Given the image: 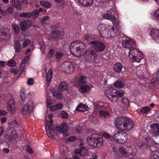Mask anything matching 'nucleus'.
I'll use <instances>...</instances> for the list:
<instances>
[{
  "label": "nucleus",
  "instance_id": "nucleus-1",
  "mask_svg": "<svg viewBox=\"0 0 159 159\" xmlns=\"http://www.w3.org/2000/svg\"><path fill=\"white\" fill-rule=\"evenodd\" d=\"M89 44L93 49L85 50V46L81 41H76L72 42L70 46L71 53L78 57L83 54L86 61L89 63L95 62L97 56L96 52L104 51L105 49V44L99 40H94L89 42Z\"/></svg>",
  "mask_w": 159,
  "mask_h": 159
},
{
  "label": "nucleus",
  "instance_id": "nucleus-2",
  "mask_svg": "<svg viewBox=\"0 0 159 159\" xmlns=\"http://www.w3.org/2000/svg\"><path fill=\"white\" fill-rule=\"evenodd\" d=\"M121 44L123 47L129 49V57L132 62L139 63L143 58V53L136 48V43L133 39H123Z\"/></svg>",
  "mask_w": 159,
  "mask_h": 159
},
{
  "label": "nucleus",
  "instance_id": "nucleus-3",
  "mask_svg": "<svg viewBox=\"0 0 159 159\" xmlns=\"http://www.w3.org/2000/svg\"><path fill=\"white\" fill-rule=\"evenodd\" d=\"M114 124L117 129L125 131L130 130L135 125L134 122L130 118L124 116L116 118Z\"/></svg>",
  "mask_w": 159,
  "mask_h": 159
},
{
  "label": "nucleus",
  "instance_id": "nucleus-4",
  "mask_svg": "<svg viewBox=\"0 0 159 159\" xmlns=\"http://www.w3.org/2000/svg\"><path fill=\"white\" fill-rule=\"evenodd\" d=\"M87 143L93 147H100L103 144V139L101 135L93 134L87 138Z\"/></svg>",
  "mask_w": 159,
  "mask_h": 159
},
{
  "label": "nucleus",
  "instance_id": "nucleus-5",
  "mask_svg": "<svg viewBox=\"0 0 159 159\" xmlns=\"http://www.w3.org/2000/svg\"><path fill=\"white\" fill-rule=\"evenodd\" d=\"M120 31L118 30H115L113 26L111 27L110 30L106 29L102 32L99 31V35L102 38H114L117 36Z\"/></svg>",
  "mask_w": 159,
  "mask_h": 159
},
{
  "label": "nucleus",
  "instance_id": "nucleus-6",
  "mask_svg": "<svg viewBox=\"0 0 159 159\" xmlns=\"http://www.w3.org/2000/svg\"><path fill=\"white\" fill-rule=\"evenodd\" d=\"M127 134L123 131H117L113 135V140L118 143H124L127 140Z\"/></svg>",
  "mask_w": 159,
  "mask_h": 159
},
{
  "label": "nucleus",
  "instance_id": "nucleus-7",
  "mask_svg": "<svg viewBox=\"0 0 159 159\" xmlns=\"http://www.w3.org/2000/svg\"><path fill=\"white\" fill-rule=\"evenodd\" d=\"M105 93L107 97L112 102H115L117 101V96L116 92L117 90L112 87H110Z\"/></svg>",
  "mask_w": 159,
  "mask_h": 159
},
{
  "label": "nucleus",
  "instance_id": "nucleus-8",
  "mask_svg": "<svg viewBox=\"0 0 159 159\" xmlns=\"http://www.w3.org/2000/svg\"><path fill=\"white\" fill-rule=\"evenodd\" d=\"M45 124L46 125V131L48 137L50 138H52V132L55 129L53 125L52 120H50L49 121L47 120L45 123Z\"/></svg>",
  "mask_w": 159,
  "mask_h": 159
},
{
  "label": "nucleus",
  "instance_id": "nucleus-9",
  "mask_svg": "<svg viewBox=\"0 0 159 159\" xmlns=\"http://www.w3.org/2000/svg\"><path fill=\"white\" fill-rule=\"evenodd\" d=\"M33 105L34 103L32 101H28L21 109V114L24 115L30 114L33 109Z\"/></svg>",
  "mask_w": 159,
  "mask_h": 159
},
{
  "label": "nucleus",
  "instance_id": "nucleus-10",
  "mask_svg": "<svg viewBox=\"0 0 159 159\" xmlns=\"http://www.w3.org/2000/svg\"><path fill=\"white\" fill-rule=\"evenodd\" d=\"M63 68L66 73L71 74L74 70V66L70 62L66 61L62 64Z\"/></svg>",
  "mask_w": 159,
  "mask_h": 159
},
{
  "label": "nucleus",
  "instance_id": "nucleus-11",
  "mask_svg": "<svg viewBox=\"0 0 159 159\" xmlns=\"http://www.w3.org/2000/svg\"><path fill=\"white\" fill-rule=\"evenodd\" d=\"M116 14V12L114 10L111 8L107 11L106 13L103 16V18L105 19L110 20L111 21H114L116 19L115 16Z\"/></svg>",
  "mask_w": 159,
  "mask_h": 159
},
{
  "label": "nucleus",
  "instance_id": "nucleus-12",
  "mask_svg": "<svg viewBox=\"0 0 159 159\" xmlns=\"http://www.w3.org/2000/svg\"><path fill=\"white\" fill-rule=\"evenodd\" d=\"M69 129V126L67 124L63 123L61 125L56 127V129L58 132L62 133L64 136L67 135V131Z\"/></svg>",
  "mask_w": 159,
  "mask_h": 159
},
{
  "label": "nucleus",
  "instance_id": "nucleus-13",
  "mask_svg": "<svg viewBox=\"0 0 159 159\" xmlns=\"http://www.w3.org/2000/svg\"><path fill=\"white\" fill-rule=\"evenodd\" d=\"M32 25V22L30 20H26L21 21L20 23V27L22 31H25L29 29Z\"/></svg>",
  "mask_w": 159,
  "mask_h": 159
},
{
  "label": "nucleus",
  "instance_id": "nucleus-14",
  "mask_svg": "<svg viewBox=\"0 0 159 159\" xmlns=\"http://www.w3.org/2000/svg\"><path fill=\"white\" fill-rule=\"evenodd\" d=\"M150 35L156 42L159 43V30L152 28L151 31Z\"/></svg>",
  "mask_w": 159,
  "mask_h": 159
},
{
  "label": "nucleus",
  "instance_id": "nucleus-15",
  "mask_svg": "<svg viewBox=\"0 0 159 159\" xmlns=\"http://www.w3.org/2000/svg\"><path fill=\"white\" fill-rule=\"evenodd\" d=\"M52 37L57 40H58L62 38L60 31L58 30L52 31L51 32Z\"/></svg>",
  "mask_w": 159,
  "mask_h": 159
},
{
  "label": "nucleus",
  "instance_id": "nucleus-16",
  "mask_svg": "<svg viewBox=\"0 0 159 159\" xmlns=\"http://www.w3.org/2000/svg\"><path fill=\"white\" fill-rule=\"evenodd\" d=\"M13 11V6H10L5 11L2 8H1V7H0V14L4 16H7L8 14L12 12Z\"/></svg>",
  "mask_w": 159,
  "mask_h": 159
},
{
  "label": "nucleus",
  "instance_id": "nucleus-17",
  "mask_svg": "<svg viewBox=\"0 0 159 159\" xmlns=\"http://www.w3.org/2000/svg\"><path fill=\"white\" fill-rule=\"evenodd\" d=\"M85 148L84 146L80 147L79 148L75 149L74 153L76 154H79L81 156H85L86 154L84 153V152L87 151Z\"/></svg>",
  "mask_w": 159,
  "mask_h": 159
},
{
  "label": "nucleus",
  "instance_id": "nucleus-18",
  "mask_svg": "<svg viewBox=\"0 0 159 159\" xmlns=\"http://www.w3.org/2000/svg\"><path fill=\"white\" fill-rule=\"evenodd\" d=\"M150 127L153 130V134L154 136L159 135V124H152L150 125Z\"/></svg>",
  "mask_w": 159,
  "mask_h": 159
},
{
  "label": "nucleus",
  "instance_id": "nucleus-19",
  "mask_svg": "<svg viewBox=\"0 0 159 159\" xmlns=\"http://www.w3.org/2000/svg\"><path fill=\"white\" fill-rule=\"evenodd\" d=\"M7 109L9 111H13L15 109V104L14 100L13 99H10L7 102Z\"/></svg>",
  "mask_w": 159,
  "mask_h": 159
},
{
  "label": "nucleus",
  "instance_id": "nucleus-20",
  "mask_svg": "<svg viewBox=\"0 0 159 159\" xmlns=\"http://www.w3.org/2000/svg\"><path fill=\"white\" fill-rule=\"evenodd\" d=\"M123 67V66L122 64L119 62L116 63L113 66V70L116 72L118 73L121 72Z\"/></svg>",
  "mask_w": 159,
  "mask_h": 159
},
{
  "label": "nucleus",
  "instance_id": "nucleus-21",
  "mask_svg": "<svg viewBox=\"0 0 159 159\" xmlns=\"http://www.w3.org/2000/svg\"><path fill=\"white\" fill-rule=\"evenodd\" d=\"M88 109L89 107L87 105L80 103L78 106L76 110L79 111H88Z\"/></svg>",
  "mask_w": 159,
  "mask_h": 159
},
{
  "label": "nucleus",
  "instance_id": "nucleus-22",
  "mask_svg": "<svg viewBox=\"0 0 159 159\" xmlns=\"http://www.w3.org/2000/svg\"><path fill=\"white\" fill-rule=\"evenodd\" d=\"M80 88L79 89V91L83 93H84L88 91L90 89V87L87 85L79 86Z\"/></svg>",
  "mask_w": 159,
  "mask_h": 159
},
{
  "label": "nucleus",
  "instance_id": "nucleus-23",
  "mask_svg": "<svg viewBox=\"0 0 159 159\" xmlns=\"http://www.w3.org/2000/svg\"><path fill=\"white\" fill-rule=\"evenodd\" d=\"M79 3L84 6H88L92 5L93 2V0H78Z\"/></svg>",
  "mask_w": 159,
  "mask_h": 159
},
{
  "label": "nucleus",
  "instance_id": "nucleus-24",
  "mask_svg": "<svg viewBox=\"0 0 159 159\" xmlns=\"http://www.w3.org/2000/svg\"><path fill=\"white\" fill-rule=\"evenodd\" d=\"M14 48L16 52L19 53L20 50V45L19 40H16L14 43Z\"/></svg>",
  "mask_w": 159,
  "mask_h": 159
},
{
  "label": "nucleus",
  "instance_id": "nucleus-25",
  "mask_svg": "<svg viewBox=\"0 0 159 159\" xmlns=\"http://www.w3.org/2000/svg\"><path fill=\"white\" fill-rule=\"evenodd\" d=\"M19 16L21 18H30L32 16L31 12H21L19 13Z\"/></svg>",
  "mask_w": 159,
  "mask_h": 159
},
{
  "label": "nucleus",
  "instance_id": "nucleus-26",
  "mask_svg": "<svg viewBox=\"0 0 159 159\" xmlns=\"http://www.w3.org/2000/svg\"><path fill=\"white\" fill-rule=\"evenodd\" d=\"M87 78L84 76H81L80 78V80L78 81L79 86L87 85L86 82Z\"/></svg>",
  "mask_w": 159,
  "mask_h": 159
},
{
  "label": "nucleus",
  "instance_id": "nucleus-27",
  "mask_svg": "<svg viewBox=\"0 0 159 159\" xmlns=\"http://www.w3.org/2000/svg\"><path fill=\"white\" fill-rule=\"evenodd\" d=\"M39 4L42 6L46 8H50L51 7V3L48 2L41 1L40 2Z\"/></svg>",
  "mask_w": 159,
  "mask_h": 159
},
{
  "label": "nucleus",
  "instance_id": "nucleus-28",
  "mask_svg": "<svg viewBox=\"0 0 159 159\" xmlns=\"http://www.w3.org/2000/svg\"><path fill=\"white\" fill-rule=\"evenodd\" d=\"M67 88V85L66 83L64 81L61 82L58 87L59 90L60 91H63L66 90Z\"/></svg>",
  "mask_w": 159,
  "mask_h": 159
},
{
  "label": "nucleus",
  "instance_id": "nucleus-29",
  "mask_svg": "<svg viewBox=\"0 0 159 159\" xmlns=\"http://www.w3.org/2000/svg\"><path fill=\"white\" fill-rule=\"evenodd\" d=\"M114 87L118 88H121L124 86V83L122 81H117L115 82L113 84Z\"/></svg>",
  "mask_w": 159,
  "mask_h": 159
},
{
  "label": "nucleus",
  "instance_id": "nucleus-30",
  "mask_svg": "<svg viewBox=\"0 0 159 159\" xmlns=\"http://www.w3.org/2000/svg\"><path fill=\"white\" fill-rule=\"evenodd\" d=\"M63 106L61 103H59L53 106L50 109L52 111H54L56 110H59L62 109Z\"/></svg>",
  "mask_w": 159,
  "mask_h": 159
},
{
  "label": "nucleus",
  "instance_id": "nucleus-31",
  "mask_svg": "<svg viewBox=\"0 0 159 159\" xmlns=\"http://www.w3.org/2000/svg\"><path fill=\"white\" fill-rule=\"evenodd\" d=\"M52 70L51 69H50L46 75V80L47 82L50 81L52 78Z\"/></svg>",
  "mask_w": 159,
  "mask_h": 159
},
{
  "label": "nucleus",
  "instance_id": "nucleus-32",
  "mask_svg": "<svg viewBox=\"0 0 159 159\" xmlns=\"http://www.w3.org/2000/svg\"><path fill=\"white\" fill-rule=\"evenodd\" d=\"M154 75L157 76L156 78H153L151 80V82L152 83L156 84L159 83V70L157 74H154Z\"/></svg>",
  "mask_w": 159,
  "mask_h": 159
},
{
  "label": "nucleus",
  "instance_id": "nucleus-33",
  "mask_svg": "<svg viewBox=\"0 0 159 159\" xmlns=\"http://www.w3.org/2000/svg\"><path fill=\"white\" fill-rule=\"evenodd\" d=\"M12 3L14 7L17 9L20 10L21 9L22 7L19 3L18 0H12Z\"/></svg>",
  "mask_w": 159,
  "mask_h": 159
},
{
  "label": "nucleus",
  "instance_id": "nucleus-34",
  "mask_svg": "<svg viewBox=\"0 0 159 159\" xmlns=\"http://www.w3.org/2000/svg\"><path fill=\"white\" fill-rule=\"evenodd\" d=\"M63 53L57 51L55 55L56 61L57 62H59L60 61L61 59L63 57Z\"/></svg>",
  "mask_w": 159,
  "mask_h": 159
},
{
  "label": "nucleus",
  "instance_id": "nucleus-35",
  "mask_svg": "<svg viewBox=\"0 0 159 159\" xmlns=\"http://www.w3.org/2000/svg\"><path fill=\"white\" fill-rule=\"evenodd\" d=\"M102 136L104 138L107 139L110 141L113 140V135L112 136L109 134L104 132L102 134Z\"/></svg>",
  "mask_w": 159,
  "mask_h": 159
},
{
  "label": "nucleus",
  "instance_id": "nucleus-36",
  "mask_svg": "<svg viewBox=\"0 0 159 159\" xmlns=\"http://www.w3.org/2000/svg\"><path fill=\"white\" fill-rule=\"evenodd\" d=\"M20 96L22 101L25 102V91L24 89L20 91Z\"/></svg>",
  "mask_w": 159,
  "mask_h": 159
},
{
  "label": "nucleus",
  "instance_id": "nucleus-37",
  "mask_svg": "<svg viewBox=\"0 0 159 159\" xmlns=\"http://www.w3.org/2000/svg\"><path fill=\"white\" fill-rule=\"evenodd\" d=\"M99 113L100 116L106 117L109 115V113L107 111L103 110H100L99 111Z\"/></svg>",
  "mask_w": 159,
  "mask_h": 159
},
{
  "label": "nucleus",
  "instance_id": "nucleus-38",
  "mask_svg": "<svg viewBox=\"0 0 159 159\" xmlns=\"http://www.w3.org/2000/svg\"><path fill=\"white\" fill-rule=\"evenodd\" d=\"M12 27L15 34H18L20 31L19 27L16 24H13Z\"/></svg>",
  "mask_w": 159,
  "mask_h": 159
},
{
  "label": "nucleus",
  "instance_id": "nucleus-39",
  "mask_svg": "<svg viewBox=\"0 0 159 159\" xmlns=\"http://www.w3.org/2000/svg\"><path fill=\"white\" fill-rule=\"evenodd\" d=\"M122 103L123 105L126 107L129 105V101L128 98H123L122 99Z\"/></svg>",
  "mask_w": 159,
  "mask_h": 159
},
{
  "label": "nucleus",
  "instance_id": "nucleus-40",
  "mask_svg": "<svg viewBox=\"0 0 159 159\" xmlns=\"http://www.w3.org/2000/svg\"><path fill=\"white\" fill-rule=\"evenodd\" d=\"M150 110L149 107H146L142 108L140 110V112L143 113H148Z\"/></svg>",
  "mask_w": 159,
  "mask_h": 159
},
{
  "label": "nucleus",
  "instance_id": "nucleus-41",
  "mask_svg": "<svg viewBox=\"0 0 159 159\" xmlns=\"http://www.w3.org/2000/svg\"><path fill=\"white\" fill-rule=\"evenodd\" d=\"M114 26L116 28V30H120L119 25L118 22L116 20V19L114 21H111Z\"/></svg>",
  "mask_w": 159,
  "mask_h": 159
},
{
  "label": "nucleus",
  "instance_id": "nucleus-42",
  "mask_svg": "<svg viewBox=\"0 0 159 159\" xmlns=\"http://www.w3.org/2000/svg\"><path fill=\"white\" fill-rule=\"evenodd\" d=\"M139 147L140 149L144 151L147 148L148 146L146 143H142L140 144Z\"/></svg>",
  "mask_w": 159,
  "mask_h": 159
},
{
  "label": "nucleus",
  "instance_id": "nucleus-43",
  "mask_svg": "<svg viewBox=\"0 0 159 159\" xmlns=\"http://www.w3.org/2000/svg\"><path fill=\"white\" fill-rule=\"evenodd\" d=\"M116 94L118 99V97H121L123 96L124 94V91L122 90H120L119 91L117 90V92H116Z\"/></svg>",
  "mask_w": 159,
  "mask_h": 159
},
{
  "label": "nucleus",
  "instance_id": "nucleus-44",
  "mask_svg": "<svg viewBox=\"0 0 159 159\" xmlns=\"http://www.w3.org/2000/svg\"><path fill=\"white\" fill-rule=\"evenodd\" d=\"M31 13L32 14V16H33L34 19H35L34 17H37L39 15L38 9H36L34 10L32 12H31Z\"/></svg>",
  "mask_w": 159,
  "mask_h": 159
},
{
  "label": "nucleus",
  "instance_id": "nucleus-45",
  "mask_svg": "<svg viewBox=\"0 0 159 159\" xmlns=\"http://www.w3.org/2000/svg\"><path fill=\"white\" fill-rule=\"evenodd\" d=\"M16 64L15 62L12 59L9 60L7 64V65L10 66H14Z\"/></svg>",
  "mask_w": 159,
  "mask_h": 159
},
{
  "label": "nucleus",
  "instance_id": "nucleus-46",
  "mask_svg": "<svg viewBox=\"0 0 159 159\" xmlns=\"http://www.w3.org/2000/svg\"><path fill=\"white\" fill-rule=\"evenodd\" d=\"M155 152H156L154 151L152 152L150 157L151 159H156L158 158V156L157 155H156Z\"/></svg>",
  "mask_w": 159,
  "mask_h": 159
},
{
  "label": "nucleus",
  "instance_id": "nucleus-47",
  "mask_svg": "<svg viewBox=\"0 0 159 159\" xmlns=\"http://www.w3.org/2000/svg\"><path fill=\"white\" fill-rule=\"evenodd\" d=\"M30 40L27 39H25L23 43V46L24 48L26 47L27 45L30 43Z\"/></svg>",
  "mask_w": 159,
  "mask_h": 159
},
{
  "label": "nucleus",
  "instance_id": "nucleus-48",
  "mask_svg": "<svg viewBox=\"0 0 159 159\" xmlns=\"http://www.w3.org/2000/svg\"><path fill=\"white\" fill-rule=\"evenodd\" d=\"M154 15L155 19L159 20V8L156 11Z\"/></svg>",
  "mask_w": 159,
  "mask_h": 159
},
{
  "label": "nucleus",
  "instance_id": "nucleus-49",
  "mask_svg": "<svg viewBox=\"0 0 159 159\" xmlns=\"http://www.w3.org/2000/svg\"><path fill=\"white\" fill-rule=\"evenodd\" d=\"M30 59V56H27L24 57L23 58V60L22 61V63L23 64H26L29 60Z\"/></svg>",
  "mask_w": 159,
  "mask_h": 159
},
{
  "label": "nucleus",
  "instance_id": "nucleus-50",
  "mask_svg": "<svg viewBox=\"0 0 159 159\" xmlns=\"http://www.w3.org/2000/svg\"><path fill=\"white\" fill-rule=\"evenodd\" d=\"M26 151L27 152L30 154H33V151L32 148L30 147L29 145L26 146Z\"/></svg>",
  "mask_w": 159,
  "mask_h": 159
},
{
  "label": "nucleus",
  "instance_id": "nucleus-51",
  "mask_svg": "<svg viewBox=\"0 0 159 159\" xmlns=\"http://www.w3.org/2000/svg\"><path fill=\"white\" fill-rule=\"evenodd\" d=\"M68 115L67 113L64 111H62L61 113V117L63 118L67 119Z\"/></svg>",
  "mask_w": 159,
  "mask_h": 159
},
{
  "label": "nucleus",
  "instance_id": "nucleus-52",
  "mask_svg": "<svg viewBox=\"0 0 159 159\" xmlns=\"http://www.w3.org/2000/svg\"><path fill=\"white\" fill-rule=\"evenodd\" d=\"M54 52V51L53 49H51L48 52V56L50 58H52V57L53 54Z\"/></svg>",
  "mask_w": 159,
  "mask_h": 159
},
{
  "label": "nucleus",
  "instance_id": "nucleus-53",
  "mask_svg": "<svg viewBox=\"0 0 159 159\" xmlns=\"http://www.w3.org/2000/svg\"><path fill=\"white\" fill-rule=\"evenodd\" d=\"M49 19V17L48 16H46L43 17L41 20V23L43 24L44 21L47 20H48Z\"/></svg>",
  "mask_w": 159,
  "mask_h": 159
},
{
  "label": "nucleus",
  "instance_id": "nucleus-54",
  "mask_svg": "<svg viewBox=\"0 0 159 159\" xmlns=\"http://www.w3.org/2000/svg\"><path fill=\"white\" fill-rule=\"evenodd\" d=\"M1 34L0 35H2V36L5 38L6 37H7V36H8V34L7 32V30H2L1 31Z\"/></svg>",
  "mask_w": 159,
  "mask_h": 159
},
{
  "label": "nucleus",
  "instance_id": "nucleus-55",
  "mask_svg": "<svg viewBox=\"0 0 159 159\" xmlns=\"http://www.w3.org/2000/svg\"><path fill=\"white\" fill-rule=\"evenodd\" d=\"M119 151L123 155H124L126 153L125 149L123 147H120L119 148Z\"/></svg>",
  "mask_w": 159,
  "mask_h": 159
},
{
  "label": "nucleus",
  "instance_id": "nucleus-56",
  "mask_svg": "<svg viewBox=\"0 0 159 159\" xmlns=\"http://www.w3.org/2000/svg\"><path fill=\"white\" fill-rule=\"evenodd\" d=\"M76 139V137L74 136H71L69 137L67 140L69 142H72L75 140Z\"/></svg>",
  "mask_w": 159,
  "mask_h": 159
},
{
  "label": "nucleus",
  "instance_id": "nucleus-57",
  "mask_svg": "<svg viewBox=\"0 0 159 159\" xmlns=\"http://www.w3.org/2000/svg\"><path fill=\"white\" fill-rule=\"evenodd\" d=\"M75 131L77 133H81L82 132L81 128L80 126L76 127L75 129Z\"/></svg>",
  "mask_w": 159,
  "mask_h": 159
},
{
  "label": "nucleus",
  "instance_id": "nucleus-58",
  "mask_svg": "<svg viewBox=\"0 0 159 159\" xmlns=\"http://www.w3.org/2000/svg\"><path fill=\"white\" fill-rule=\"evenodd\" d=\"M10 72L12 73H14L15 74H16L17 73V72H18V70L17 69H10Z\"/></svg>",
  "mask_w": 159,
  "mask_h": 159
},
{
  "label": "nucleus",
  "instance_id": "nucleus-59",
  "mask_svg": "<svg viewBox=\"0 0 159 159\" xmlns=\"http://www.w3.org/2000/svg\"><path fill=\"white\" fill-rule=\"evenodd\" d=\"M27 84H28L32 85L33 84V79L32 78L29 79L27 81Z\"/></svg>",
  "mask_w": 159,
  "mask_h": 159
},
{
  "label": "nucleus",
  "instance_id": "nucleus-60",
  "mask_svg": "<svg viewBox=\"0 0 159 159\" xmlns=\"http://www.w3.org/2000/svg\"><path fill=\"white\" fill-rule=\"evenodd\" d=\"M89 35L88 34L84 35L83 37V39L87 41H88V40L89 38Z\"/></svg>",
  "mask_w": 159,
  "mask_h": 159
},
{
  "label": "nucleus",
  "instance_id": "nucleus-61",
  "mask_svg": "<svg viewBox=\"0 0 159 159\" xmlns=\"http://www.w3.org/2000/svg\"><path fill=\"white\" fill-rule=\"evenodd\" d=\"M7 114V112L2 110H0V116L2 115H5Z\"/></svg>",
  "mask_w": 159,
  "mask_h": 159
},
{
  "label": "nucleus",
  "instance_id": "nucleus-62",
  "mask_svg": "<svg viewBox=\"0 0 159 159\" xmlns=\"http://www.w3.org/2000/svg\"><path fill=\"white\" fill-rule=\"evenodd\" d=\"M60 93V92L58 91H55L52 93L53 96L54 97H57Z\"/></svg>",
  "mask_w": 159,
  "mask_h": 159
},
{
  "label": "nucleus",
  "instance_id": "nucleus-63",
  "mask_svg": "<svg viewBox=\"0 0 159 159\" xmlns=\"http://www.w3.org/2000/svg\"><path fill=\"white\" fill-rule=\"evenodd\" d=\"M7 120V118L5 117H3L1 119V121L2 123H5L6 121Z\"/></svg>",
  "mask_w": 159,
  "mask_h": 159
},
{
  "label": "nucleus",
  "instance_id": "nucleus-64",
  "mask_svg": "<svg viewBox=\"0 0 159 159\" xmlns=\"http://www.w3.org/2000/svg\"><path fill=\"white\" fill-rule=\"evenodd\" d=\"M92 159H97L98 157L97 155L96 154L94 153L92 155Z\"/></svg>",
  "mask_w": 159,
  "mask_h": 159
}]
</instances>
